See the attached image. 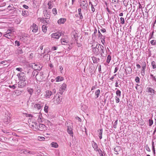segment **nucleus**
Returning a JSON list of instances; mask_svg holds the SVG:
<instances>
[{
    "instance_id": "nucleus-1",
    "label": "nucleus",
    "mask_w": 156,
    "mask_h": 156,
    "mask_svg": "<svg viewBox=\"0 0 156 156\" xmlns=\"http://www.w3.org/2000/svg\"><path fill=\"white\" fill-rule=\"evenodd\" d=\"M17 76H18L20 80L18 83V87L20 88L24 87L27 84L25 74L23 73H21L18 74Z\"/></svg>"
},
{
    "instance_id": "nucleus-2",
    "label": "nucleus",
    "mask_w": 156,
    "mask_h": 156,
    "mask_svg": "<svg viewBox=\"0 0 156 156\" xmlns=\"http://www.w3.org/2000/svg\"><path fill=\"white\" fill-rule=\"evenodd\" d=\"M32 108L34 110H41L42 107L43 106V105L42 103H39L35 104L34 105V106L32 105Z\"/></svg>"
},
{
    "instance_id": "nucleus-3",
    "label": "nucleus",
    "mask_w": 156,
    "mask_h": 156,
    "mask_svg": "<svg viewBox=\"0 0 156 156\" xmlns=\"http://www.w3.org/2000/svg\"><path fill=\"white\" fill-rule=\"evenodd\" d=\"M80 7L82 9H85L87 6V1L86 0H80Z\"/></svg>"
},
{
    "instance_id": "nucleus-4",
    "label": "nucleus",
    "mask_w": 156,
    "mask_h": 156,
    "mask_svg": "<svg viewBox=\"0 0 156 156\" xmlns=\"http://www.w3.org/2000/svg\"><path fill=\"white\" fill-rule=\"evenodd\" d=\"M62 33L59 32H57L52 34L51 35V38L56 39H58L61 36Z\"/></svg>"
},
{
    "instance_id": "nucleus-5",
    "label": "nucleus",
    "mask_w": 156,
    "mask_h": 156,
    "mask_svg": "<svg viewBox=\"0 0 156 156\" xmlns=\"http://www.w3.org/2000/svg\"><path fill=\"white\" fill-rule=\"evenodd\" d=\"M52 101L55 104H59L61 102L59 96H57V95H55L53 98L52 99Z\"/></svg>"
},
{
    "instance_id": "nucleus-6",
    "label": "nucleus",
    "mask_w": 156,
    "mask_h": 156,
    "mask_svg": "<svg viewBox=\"0 0 156 156\" xmlns=\"http://www.w3.org/2000/svg\"><path fill=\"white\" fill-rule=\"evenodd\" d=\"M39 64L38 63L36 64L34 63L32 64L31 66L33 69L35 70H40L41 69V67L39 66Z\"/></svg>"
},
{
    "instance_id": "nucleus-7",
    "label": "nucleus",
    "mask_w": 156,
    "mask_h": 156,
    "mask_svg": "<svg viewBox=\"0 0 156 156\" xmlns=\"http://www.w3.org/2000/svg\"><path fill=\"white\" fill-rule=\"evenodd\" d=\"M66 85L65 83H63L59 89V93L61 94H62L63 92L66 90Z\"/></svg>"
},
{
    "instance_id": "nucleus-8",
    "label": "nucleus",
    "mask_w": 156,
    "mask_h": 156,
    "mask_svg": "<svg viewBox=\"0 0 156 156\" xmlns=\"http://www.w3.org/2000/svg\"><path fill=\"white\" fill-rule=\"evenodd\" d=\"M30 29L34 33L36 32L38 30V27L35 24L33 23V25L31 26Z\"/></svg>"
},
{
    "instance_id": "nucleus-9",
    "label": "nucleus",
    "mask_w": 156,
    "mask_h": 156,
    "mask_svg": "<svg viewBox=\"0 0 156 156\" xmlns=\"http://www.w3.org/2000/svg\"><path fill=\"white\" fill-rule=\"evenodd\" d=\"M98 48H99V53H100L101 56H103L104 53V47L102 45L99 44Z\"/></svg>"
},
{
    "instance_id": "nucleus-10",
    "label": "nucleus",
    "mask_w": 156,
    "mask_h": 156,
    "mask_svg": "<svg viewBox=\"0 0 156 156\" xmlns=\"http://www.w3.org/2000/svg\"><path fill=\"white\" fill-rule=\"evenodd\" d=\"M98 45L97 44L95 47L92 48L94 54L96 55H98L99 53V48H98Z\"/></svg>"
},
{
    "instance_id": "nucleus-11",
    "label": "nucleus",
    "mask_w": 156,
    "mask_h": 156,
    "mask_svg": "<svg viewBox=\"0 0 156 156\" xmlns=\"http://www.w3.org/2000/svg\"><path fill=\"white\" fill-rule=\"evenodd\" d=\"M12 31V29H9L7 30L8 32L6 34H4V36L8 38V39H10L11 36V33L10 32H11Z\"/></svg>"
},
{
    "instance_id": "nucleus-12",
    "label": "nucleus",
    "mask_w": 156,
    "mask_h": 156,
    "mask_svg": "<svg viewBox=\"0 0 156 156\" xmlns=\"http://www.w3.org/2000/svg\"><path fill=\"white\" fill-rule=\"evenodd\" d=\"M52 94L51 91L47 90L45 92L44 97L46 98H49Z\"/></svg>"
},
{
    "instance_id": "nucleus-13",
    "label": "nucleus",
    "mask_w": 156,
    "mask_h": 156,
    "mask_svg": "<svg viewBox=\"0 0 156 156\" xmlns=\"http://www.w3.org/2000/svg\"><path fill=\"white\" fill-rule=\"evenodd\" d=\"M38 129L40 131H43L46 129V126L42 124H39L38 125Z\"/></svg>"
},
{
    "instance_id": "nucleus-14",
    "label": "nucleus",
    "mask_w": 156,
    "mask_h": 156,
    "mask_svg": "<svg viewBox=\"0 0 156 156\" xmlns=\"http://www.w3.org/2000/svg\"><path fill=\"white\" fill-rule=\"evenodd\" d=\"M31 128L34 131H37L38 129V125L37 124L34 123L33 125H31Z\"/></svg>"
},
{
    "instance_id": "nucleus-15",
    "label": "nucleus",
    "mask_w": 156,
    "mask_h": 156,
    "mask_svg": "<svg viewBox=\"0 0 156 156\" xmlns=\"http://www.w3.org/2000/svg\"><path fill=\"white\" fill-rule=\"evenodd\" d=\"M67 131L71 136H73V129L71 126H67Z\"/></svg>"
},
{
    "instance_id": "nucleus-16",
    "label": "nucleus",
    "mask_w": 156,
    "mask_h": 156,
    "mask_svg": "<svg viewBox=\"0 0 156 156\" xmlns=\"http://www.w3.org/2000/svg\"><path fill=\"white\" fill-rule=\"evenodd\" d=\"M66 20L65 18H61L58 21V23L59 24H61L64 23L66 21Z\"/></svg>"
},
{
    "instance_id": "nucleus-17",
    "label": "nucleus",
    "mask_w": 156,
    "mask_h": 156,
    "mask_svg": "<svg viewBox=\"0 0 156 156\" xmlns=\"http://www.w3.org/2000/svg\"><path fill=\"white\" fill-rule=\"evenodd\" d=\"M147 92L148 93H150L152 95L154 94L155 91L151 87H148L147 89Z\"/></svg>"
},
{
    "instance_id": "nucleus-18",
    "label": "nucleus",
    "mask_w": 156,
    "mask_h": 156,
    "mask_svg": "<svg viewBox=\"0 0 156 156\" xmlns=\"http://www.w3.org/2000/svg\"><path fill=\"white\" fill-rule=\"evenodd\" d=\"M142 69L141 70V72H142L143 73H144V74L145 73V70L146 67V63L145 62H143L142 63Z\"/></svg>"
},
{
    "instance_id": "nucleus-19",
    "label": "nucleus",
    "mask_w": 156,
    "mask_h": 156,
    "mask_svg": "<svg viewBox=\"0 0 156 156\" xmlns=\"http://www.w3.org/2000/svg\"><path fill=\"white\" fill-rule=\"evenodd\" d=\"M44 16L46 17L47 18H49L50 17V12L46 10L44 12Z\"/></svg>"
},
{
    "instance_id": "nucleus-20",
    "label": "nucleus",
    "mask_w": 156,
    "mask_h": 156,
    "mask_svg": "<svg viewBox=\"0 0 156 156\" xmlns=\"http://www.w3.org/2000/svg\"><path fill=\"white\" fill-rule=\"evenodd\" d=\"M23 153L25 154H34V152L29 151V150L25 149L24 150V151H23Z\"/></svg>"
},
{
    "instance_id": "nucleus-21",
    "label": "nucleus",
    "mask_w": 156,
    "mask_h": 156,
    "mask_svg": "<svg viewBox=\"0 0 156 156\" xmlns=\"http://www.w3.org/2000/svg\"><path fill=\"white\" fill-rule=\"evenodd\" d=\"M51 146L52 147L55 148H57L58 147V145L57 143L54 142L51 143Z\"/></svg>"
},
{
    "instance_id": "nucleus-22",
    "label": "nucleus",
    "mask_w": 156,
    "mask_h": 156,
    "mask_svg": "<svg viewBox=\"0 0 156 156\" xmlns=\"http://www.w3.org/2000/svg\"><path fill=\"white\" fill-rule=\"evenodd\" d=\"M92 146L95 151H98V145L96 143L94 142L93 144H92Z\"/></svg>"
},
{
    "instance_id": "nucleus-23",
    "label": "nucleus",
    "mask_w": 156,
    "mask_h": 156,
    "mask_svg": "<svg viewBox=\"0 0 156 156\" xmlns=\"http://www.w3.org/2000/svg\"><path fill=\"white\" fill-rule=\"evenodd\" d=\"M61 42L62 44L66 45L67 43V41L64 38H62L61 39Z\"/></svg>"
},
{
    "instance_id": "nucleus-24",
    "label": "nucleus",
    "mask_w": 156,
    "mask_h": 156,
    "mask_svg": "<svg viewBox=\"0 0 156 156\" xmlns=\"http://www.w3.org/2000/svg\"><path fill=\"white\" fill-rule=\"evenodd\" d=\"M27 91L29 93V94L31 95L32 94L33 92V89L31 88L28 87V88H27Z\"/></svg>"
},
{
    "instance_id": "nucleus-25",
    "label": "nucleus",
    "mask_w": 156,
    "mask_h": 156,
    "mask_svg": "<svg viewBox=\"0 0 156 156\" xmlns=\"http://www.w3.org/2000/svg\"><path fill=\"white\" fill-rule=\"evenodd\" d=\"M81 11V9L79 8L78 9V14L79 15H80V18L81 19H82L83 18V16H82Z\"/></svg>"
},
{
    "instance_id": "nucleus-26",
    "label": "nucleus",
    "mask_w": 156,
    "mask_h": 156,
    "mask_svg": "<svg viewBox=\"0 0 156 156\" xmlns=\"http://www.w3.org/2000/svg\"><path fill=\"white\" fill-rule=\"evenodd\" d=\"M92 58L94 63H97L98 61L99 60V58L94 56L92 57Z\"/></svg>"
},
{
    "instance_id": "nucleus-27",
    "label": "nucleus",
    "mask_w": 156,
    "mask_h": 156,
    "mask_svg": "<svg viewBox=\"0 0 156 156\" xmlns=\"http://www.w3.org/2000/svg\"><path fill=\"white\" fill-rule=\"evenodd\" d=\"M55 79L56 81L58 82L62 81L63 80V78L62 77L58 76L56 77Z\"/></svg>"
},
{
    "instance_id": "nucleus-28",
    "label": "nucleus",
    "mask_w": 156,
    "mask_h": 156,
    "mask_svg": "<svg viewBox=\"0 0 156 156\" xmlns=\"http://www.w3.org/2000/svg\"><path fill=\"white\" fill-rule=\"evenodd\" d=\"M42 30L44 33H46L47 31V27L45 25H43L42 26Z\"/></svg>"
},
{
    "instance_id": "nucleus-29",
    "label": "nucleus",
    "mask_w": 156,
    "mask_h": 156,
    "mask_svg": "<svg viewBox=\"0 0 156 156\" xmlns=\"http://www.w3.org/2000/svg\"><path fill=\"white\" fill-rule=\"evenodd\" d=\"M48 8L49 9H51L53 7V4L51 2H49L48 3Z\"/></svg>"
},
{
    "instance_id": "nucleus-30",
    "label": "nucleus",
    "mask_w": 156,
    "mask_h": 156,
    "mask_svg": "<svg viewBox=\"0 0 156 156\" xmlns=\"http://www.w3.org/2000/svg\"><path fill=\"white\" fill-rule=\"evenodd\" d=\"M100 90L99 89L97 90L95 92V95L96 96V98H97L98 97L99 94H100Z\"/></svg>"
},
{
    "instance_id": "nucleus-31",
    "label": "nucleus",
    "mask_w": 156,
    "mask_h": 156,
    "mask_svg": "<svg viewBox=\"0 0 156 156\" xmlns=\"http://www.w3.org/2000/svg\"><path fill=\"white\" fill-rule=\"evenodd\" d=\"M116 94L117 95L116 96L120 97L121 96V91L119 90H118L116 92Z\"/></svg>"
},
{
    "instance_id": "nucleus-32",
    "label": "nucleus",
    "mask_w": 156,
    "mask_h": 156,
    "mask_svg": "<svg viewBox=\"0 0 156 156\" xmlns=\"http://www.w3.org/2000/svg\"><path fill=\"white\" fill-rule=\"evenodd\" d=\"M49 21L48 18L44 19L43 23H47L48 24L49 23Z\"/></svg>"
},
{
    "instance_id": "nucleus-33",
    "label": "nucleus",
    "mask_w": 156,
    "mask_h": 156,
    "mask_svg": "<svg viewBox=\"0 0 156 156\" xmlns=\"http://www.w3.org/2000/svg\"><path fill=\"white\" fill-rule=\"evenodd\" d=\"M111 60V56L110 55H108L107 57L106 62L108 63H109Z\"/></svg>"
},
{
    "instance_id": "nucleus-34",
    "label": "nucleus",
    "mask_w": 156,
    "mask_h": 156,
    "mask_svg": "<svg viewBox=\"0 0 156 156\" xmlns=\"http://www.w3.org/2000/svg\"><path fill=\"white\" fill-rule=\"evenodd\" d=\"M45 139V138L44 137L38 136V140L39 141H44Z\"/></svg>"
},
{
    "instance_id": "nucleus-35",
    "label": "nucleus",
    "mask_w": 156,
    "mask_h": 156,
    "mask_svg": "<svg viewBox=\"0 0 156 156\" xmlns=\"http://www.w3.org/2000/svg\"><path fill=\"white\" fill-rule=\"evenodd\" d=\"M119 148V147H116L115 148H114V153L115 154H119L118 151H117V149H118Z\"/></svg>"
},
{
    "instance_id": "nucleus-36",
    "label": "nucleus",
    "mask_w": 156,
    "mask_h": 156,
    "mask_svg": "<svg viewBox=\"0 0 156 156\" xmlns=\"http://www.w3.org/2000/svg\"><path fill=\"white\" fill-rule=\"evenodd\" d=\"M151 65L152 66L153 68V69L156 68V65L155 64V62L154 61H152V62Z\"/></svg>"
},
{
    "instance_id": "nucleus-37",
    "label": "nucleus",
    "mask_w": 156,
    "mask_h": 156,
    "mask_svg": "<svg viewBox=\"0 0 156 156\" xmlns=\"http://www.w3.org/2000/svg\"><path fill=\"white\" fill-rule=\"evenodd\" d=\"M119 98L120 97H118V96H115V100L116 102L117 103H118L120 101Z\"/></svg>"
},
{
    "instance_id": "nucleus-38",
    "label": "nucleus",
    "mask_w": 156,
    "mask_h": 156,
    "mask_svg": "<svg viewBox=\"0 0 156 156\" xmlns=\"http://www.w3.org/2000/svg\"><path fill=\"white\" fill-rule=\"evenodd\" d=\"M48 106H47L46 105H45L44 108V111L46 113H48Z\"/></svg>"
},
{
    "instance_id": "nucleus-39",
    "label": "nucleus",
    "mask_w": 156,
    "mask_h": 156,
    "mask_svg": "<svg viewBox=\"0 0 156 156\" xmlns=\"http://www.w3.org/2000/svg\"><path fill=\"white\" fill-rule=\"evenodd\" d=\"M52 12L53 14L55 15L57 14V10L55 8H53L52 9Z\"/></svg>"
},
{
    "instance_id": "nucleus-40",
    "label": "nucleus",
    "mask_w": 156,
    "mask_h": 156,
    "mask_svg": "<svg viewBox=\"0 0 156 156\" xmlns=\"http://www.w3.org/2000/svg\"><path fill=\"white\" fill-rule=\"evenodd\" d=\"M151 44L152 45H155L156 44V41L153 40L150 42Z\"/></svg>"
},
{
    "instance_id": "nucleus-41",
    "label": "nucleus",
    "mask_w": 156,
    "mask_h": 156,
    "mask_svg": "<svg viewBox=\"0 0 156 156\" xmlns=\"http://www.w3.org/2000/svg\"><path fill=\"white\" fill-rule=\"evenodd\" d=\"M135 80L137 83H140L139 78L138 76L136 77L135 79Z\"/></svg>"
},
{
    "instance_id": "nucleus-42",
    "label": "nucleus",
    "mask_w": 156,
    "mask_h": 156,
    "mask_svg": "<svg viewBox=\"0 0 156 156\" xmlns=\"http://www.w3.org/2000/svg\"><path fill=\"white\" fill-rule=\"evenodd\" d=\"M149 126H151L153 124V121L152 119H149Z\"/></svg>"
},
{
    "instance_id": "nucleus-43",
    "label": "nucleus",
    "mask_w": 156,
    "mask_h": 156,
    "mask_svg": "<svg viewBox=\"0 0 156 156\" xmlns=\"http://www.w3.org/2000/svg\"><path fill=\"white\" fill-rule=\"evenodd\" d=\"M121 23L122 24H123L124 23L125 20L123 18L121 17L120 18Z\"/></svg>"
},
{
    "instance_id": "nucleus-44",
    "label": "nucleus",
    "mask_w": 156,
    "mask_h": 156,
    "mask_svg": "<svg viewBox=\"0 0 156 156\" xmlns=\"http://www.w3.org/2000/svg\"><path fill=\"white\" fill-rule=\"evenodd\" d=\"M8 62V61H2L0 63L1 64H4V65H7Z\"/></svg>"
},
{
    "instance_id": "nucleus-45",
    "label": "nucleus",
    "mask_w": 156,
    "mask_h": 156,
    "mask_svg": "<svg viewBox=\"0 0 156 156\" xmlns=\"http://www.w3.org/2000/svg\"><path fill=\"white\" fill-rule=\"evenodd\" d=\"M16 85H9V87L10 88H12L13 89H15L16 88Z\"/></svg>"
},
{
    "instance_id": "nucleus-46",
    "label": "nucleus",
    "mask_w": 156,
    "mask_h": 156,
    "mask_svg": "<svg viewBox=\"0 0 156 156\" xmlns=\"http://www.w3.org/2000/svg\"><path fill=\"white\" fill-rule=\"evenodd\" d=\"M36 89L37 90L36 92L37 93V94L39 93L40 92L41 90L40 89V88L39 87H36Z\"/></svg>"
},
{
    "instance_id": "nucleus-47",
    "label": "nucleus",
    "mask_w": 156,
    "mask_h": 156,
    "mask_svg": "<svg viewBox=\"0 0 156 156\" xmlns=\"http://www.w3.org/2000/svg\"><path fill=\"white\" fill-rule=\"evenodd\" d=\"M15 44L17 45V46H19L20 45L19 41H15Z\"/></svg>"
},
{
    "instance_id": "nucleus-48",
    "label": "nucleus",
    "mask_w": 156,
    "mask_h": 156,
    "mask_svg": "<svg viewBox=\"0 0 156 156\" xmlns=\"http://www.w3.org/2000/svg\"><path fill=\"white\" fill-rule=\"evenodd\" d=\"M27 36L23 35V34L22 36L21 37L20 39L23 40L25 39L26 38Z\"/></svg>"
},
{
    "instance_id": "nucleus-49",
    "label": "nucleus",
    "mask_w": 156,
    "mask_h": 156,
    "mask_svg": "<svg viewBox=\"0 0 156 156\" xmlns=\"http://www.w3.org/2000/svg\"><path fill=\"white\" fill-rule=\"evenodd\" d=\"M99 135H102V132H103V129H99Z\"/></svg>"
},
{
    "instance_id": "nucleus-50",
    "label": "nucleus",
    "mask_w": 156,
    "mask_h": 156,
    "mask_svg": "<svg viewBox=\"0 0 156 156\" xmlns=\"http://www.w3.org/2000/svg\"><path fill=\"white\" fill-rule=\"evenodd\" d=\"M16 70L18 71H20V72H22L23 70V69L22 68H16Z\"/></svg>"
},
{
    "instance_id": "nucleus-51",
    "label": "nucleus",
    "mask_w": 156,
    "mask_h": 156,
    "mask_svg": "<svg viewBox=\"0 0 156 156\" xmlns=\"http://www.w3.org/2000/svg\"><path fill=\"white\" fill-rule=\"evenodd\" d=\"M33 74V76H34L35 74H36V76H37V75H38L37 72V71H34L32 73V74Z\"/></svg>"
},
{
    "instance_id": "nucleus-52",
    "label": "nucleus",
    "mask_w": 156,
    "mask_h": 156,
    "mask_svg": "<svg viewBox=\"0 0 156 156\" xmlns=\"http://www.w3.org/2000/svg\"><path fill=\"white\" fill-rule=\"evenodd\" d=\"M22 14L23 16H26L27 15V14L26 13V11L22 12Z\"/></svg>"
},
{
    "instance_id": "nucleus-53",
    "label": "nucleus",
    "mask_w": 156,
    "mask_h": 156,
    "mask_svg": "<svg viewBox=\"0 0 156 156\" xmlns=\"http://www.w3.org/2000/svg\"><path fill=\"white\" fill-rule=\"evenodd\" d=\"M119 2V1L118 0H112V3L114 4L117 3Z\"/></svg>"
},
{
    "instance_id": "nucleus-54",
    "label": "nucleus",
    "mask_w": 156,
    "mask_h": 156,
    "mask_svg": "<svg viewBox=\"0 0 156 156\" xmlns=\"http://www.w3.org/2000/svg\"><path fill=\"white\" fill-rule=\"evenodd\" d=\"M51 92L52 94H54L56 93V90L54 88L52 90V91H51Z\"/></svg>"
},
{
    "instance_id": "nucleus-55",
    "label": "nucleus",
    "mask_w": 156,
    "mask_h": 156,
    "mask_svg": "<svg viewBox=\"0 0 156 156\" xmlns=\"http://www.w3.org/2000/svg\"><path fill=\"white\" fill-rule=\"evenodd\" d=\"M98 151L99 155L103 154L102 152L101 149H99V150H98Z\"/></svg>"
},
{
    "instance_id": "nucleus-56",
    "label": "nucleus",
    "mask_w": 156,
    "mask_h": 156,
    "mask_svg": "<svg viewBox=\"0 0 156 156\" xmlns=\"http://www.w3.org/2000/svg\"><path fill=\"white\" fill-rule=\"evenodd\" d=\"M57 47L55 46H53L52 47L51 50L52 51L56 50H57Z\"/></svg>"
},
{
    "instance_id": "nucleus-57",
    "label": "nucleus",
    "mask_w": 156,
    "mask_h": 156,
    "mask_svg": "<svg viewBox=\"0 0 156 156\" xmlns=\"http://www.w3.org/2000/svg\"><path fill=\"white\" fill-rule=\"evenodd\" d=\"M23 7L24 8H25L26 9H28L29 7L28 6L24 5H23Z\"/></svg>"
},
{
    "instance_id": "nucleus-58",
    "label": "nucleus",
    "mask_w": 156,
    "mask_h": 156,
    "mask_svg": "<svg viewBox=\"0 0 156 156\" xmlns=\"http://www.w3.org/2000/svg\"><path fill=\"white\" fill-rule=\"evenodd\" d=\"M91 10L93 12H94L95 11V9L94 7H93V5H91Z\"/></svg>"
},
{
    "instance_id": "nucleus-59",
    "label": "nucleus",
    "mask_w": 156,
    "mask_h": 156,
    "mask_svg": "<svg viewBox=\"0 0 156 156\" xmlns=\"http://www.w3.org/2000/svg\"><path fill=\"white\" fill-rule=\"evenodd\" d=\"M146 150L148 151H150V149L148 146H146Z\"/></svg>"
},
{
    "instance_id": "nucleus-60",
    "label": "nucleus",
    "mask_w": 156,
    "mask_h": 156,
    "mask_svg": "<svg viewBox=\"0 0 156 156\" xmlns=\"http://www.w3.org/2000/svg\"><path fill=\"white\" fill-rule=\"evenodd\" d=\"M152 149L153 151H154V142H152Z\"/></svg>"
},
{
    "instance_id": "nucleus-61",
    "label": "nucleus",
    "mask_w": 156,
    "mask_h": 156,
    "mask_svg": "<svg viewBox=\"0 0 156 156\" xmlns=\"http://www.w3.org/2000/svg\"><path fill=\"white\" fill-rule=\"evenodd\" d=\"M101 31L103 33H105L106 32V30L105 29H102L101 30Z\"/></svg>"
},
{
    "instance_id": "nucleus-62",
    "label": "nucleus",
    "mask_w": 156,
    "mask_h": 156,
    "mask_svg": "<svg viewBox=\"0 0 156 156\" xmlns=\"http://www.w3.org/2000/svg\"><path fill=\"white\" fill-rule=\"evenodd\" d=\"M152 79L153 80H154L156 82V78L154 76H153V77H152Z\"/></svg>"
},
{
    "instance_id": "nucleus-63",
    "label": "nucleus",
    "mask_w": 156,
    "mask_h": 156,
    "mask_svg": "<svg viewBox=\"0 0 156 156\" xmlns=\"http://www.w3.org/2000/svg\"><path fill=\"white\" fill-rule=\"evenodd\" d=\"M118 70V68L117 67H115V68L114 73H115Z\"/></svg>"
},
{
    "instance_id": "nucleus-64",
    "label": "nucleus",
    "mask_w": 156,
    "mask_h": 156,
    "mask_svg": "<svg viewBox=\"0 0 156 156\" xmlns=\"http://www.w3.org/2000/svg\"><path fill=\"white\" fill-rule=\"evenodd\" d=\"M2 131H3V133H9V132H8L7 130H2Z\"/></svg>"
}]
</instances>
